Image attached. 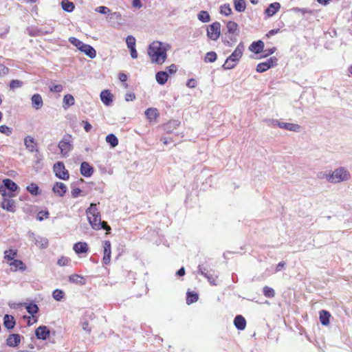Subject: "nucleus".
Segmentation results:
<instances>
[{"label":"nucleus","instance_id":"15","mask_svg":"<svg viewBox=\"0 0 352 352\" xmlns=\"http://www.w3.org/2000/svg\"><path fill=\"white\" fill-rule=\"evenodd\" d=\"M100 99L106 106H110L113 102V95L109 90H104L100 93Z\"/></svg>","mask_w":352,"mask_h":352},{"label":"nucleus","instance_id":"7","mask_svg":"<svg viewBox=\"0 0 352 352\" xmlns=\"http://www.w3.org/2000/svg\"><path fill=\"white\" fill-rule=\"evenodd\" d=\"M221 34V24L219 22H214L210 25L207 29V36L211 40L217 41Z\"/></svg>","mask_w":352,"mask_h":352},{"label":"nucleus","instance_id":"34","mask_svg":"<svg viewBox=\"0 0 352 352\" xmlns=\"http://www.w3.org/2000/svg\"><path fill=\"white\" fill-rule=\"evenodd\" d=\"M106 142L113 148L116 147L118 144V140L113 133L107 135Z\"/></svg>","mask_w":352,"mask_h":352},{"label":"nucleus","instance_id":"30","mask_svg":"<svg viewBox=\"0 0 352 352\" xmlns=\"http://www.w3.org/2000/svg\"><path fill=\"white\" fill-rule=\"evenodd\" d=\"M3 183L6 189L7 188L11 192H14L18 188V186L16 185V184L10 179H3Z\"/></svg>","mask_w":352,"mask_h":352},{"label":"nucleus","instance_id":"42","mask_svg":"<svg viewBox=\"0 0 352 352\" xmlns=\"http://www.w3.org/2000/svg\"><path fill=\"white\" fill-rule=\"evenodd\" d=\"M217 57V54L214 52H209L206 54L205 56V62L213 63L216 60Z\"/></svg>","mask_w":352,"mask_h":352},{"label":"nucleus","instance_id":"9","mask_svg":"<svg viewBox=\"0 0 352 352\" xmlns=\"http://www.w3.org/2000/svg\"><path fill=\"white\" fill-rule=\"evenodd\" d=\"M29 236L34 242L35 245L41 249H45L49 245L48 239L45 237L36 235L34 232H30Z\"/></svg>","mask_w":352,"mask_h":352},{"label":"nucleus","instance_id":"4","mask_svg":"<svg viewBox=\"0 0 352 352\" xmlns=\"http://www.w3.org/2000/svg\"><path fill=\"white\" fill-rule=\"evenodd\" d=\"M351 177V173L346 167L340 166L331 170V184L346 182Z\"/></svg>","mask_w":352,"mask_h":352},{"label":"nucleus","instance_id":"39","mask_svg":"<svg viewBox=\"0 0 352 352\" xmlns=\"http://www.w3.org/2000/svg\"><path fill=\"white\" fill-rule=\"evenodd\" d=\"M198 300V295L196 293L188 292L187 293L186 302L188 305L197 302Z\"/></svg>","mask_w":352,"mask_h":352},{"label":"nucleus","instance_id":"51","mask_svg":"<svg viewBox=\"0 0 352 352\" xmlns=\"http://www.w3.org/2000/svg\"><path fill=\"white\" fill-rule=\"evenodd\" d=\"M95 11L102 14H109L111 12L110 9L106 6H99L96 8Z\"/></svg>","mask_w":352,"mask_h":352},{"label":"nucleus","instance_id":"33","mask_svg":"<svg viewBox=\"0 0 352 352\" xmlns=\"http://www.w3.org/2000/svg\"><path fill=\"white\" fill-rule=\"evenodd\" d=\"M234 8L237 12H241L245 10V0H234Z\"/></svg>","mask_w":352,"mask_h":352},{"label":"nucleus","instance_id":"49","mask_svg":"<svg viewBox=\"0 0 352 352\" xmlns=\"http://www.w3.org/2000/svg\"><path fill=\"white\" fill-rule=\"evenodd\" d=\"M0 133L6 135L7 136H10L12 133V128L7 126L6 125L0 126Z\"/></svg>","mask_w":352,"mask_h":352},{"label":"nucleus","instance_id":"47","mask_svg":"<svg viewBox=\"0 0 352 352\" xmlns=\"http://www.w3.org/2000/svg\"><path fill=\"white\" fill-rule=\"evenodd\" d=\"M263 294L265 297L273 298L275 296V292L272 288L266 286L263 287Z\"/></svg>","mask_w":352,"mask_h":352},{"label":"nucleus","instance_id":"63","mask_svg":"<svg viewBox=\"0 0 352 352\" xmlns=\"http://www.w3.org/2000/svg\"><path fill=\"white\" fill-rule=\"evenodd\" d=\"M276 51V48L275 47H272V48H270V49H267L265 50H264V55L263 56V57H266L269 55H271L272 54L274 53V52Z\"/></svg>","mask_w":352,"mask_h":352},{"label":"nucleus","instance_id":"43","mask_svg":"<svg viewBox=\"0 0 352 352\" xmlns=\"http://www.w3.org/2000/svg\"><path fill=\"white\" fill-rule=\"evenodd\" d=\"M232 9L229 4H223L220 7V13L226 16H228L231 14Z\"/></svg>","mask_w":352,"mask_h":352},{"label":"nucleus","instance_id":"56","mask_svg":"<svg viewBox=\"0 0 352 352\" xmlns=\"http://www.w3.org/2000/svg\"><path fill=\"white\" fill-rule=\"evenodd\" d=\"M0 194L3 196V198L6 197H12L13 195L12 193H7L4 185H0Z\"/></svg>","mask_w":352,"mask_h":352},{"label":"nucleus","instance_id":"46","mask_svg":"<svg viewBox=\"0 0 352 352\" xmlns=\"http://www.w3.org/2000/svg\"><path fill=\"white\" fill-rule=\"evenodd\" d=\"M54 299L60 301L64 297V292L60 289H55L52 293Z\"/></svg>","mask_w":352,"mask_h":352},{"label":"nucleus","instance_id":"6","mask_svg":"<svg viewBox=\"0 0 352 352\" xmlns=\"http://www.w3.org/2000/svg\"><path fill=\"white\" fill-rule=\"evenodd\" d=\"M54 172L55 173V175L63 180H66L69 179V173L67 170L65 168V165L63 162H56L53 167Z\"/></svg>","mask_w":352,"mask_h":352},{"label":"nucleus","instance_id":"62","mask_svg":"<svg viewBox=\"0 0 352 352\" xmlns=\"http://www.w3.org/2000/svg\"><path fill=\"white\" fill-rule=\"evenodd\" d=\"M80 192H81V190L80 188H74L72 190V196L74 198H76L78 197V195H80Z\"/></svg>","mask_w":352,"mask_h":352},{"label":"nucleus","instance_id":"35","mask_svg":"<svg viewBox=\"0 0 352 352\" xmlns=\"http://www.w3.org/2000/svg\"><path fill=\"white\" fill-rule=\"evenodd\" d=\"M198 19L203 22V23H207L210 21V16L209 13L207 11H201L197 14Z\"/></svg>","mask_w":352,"mask_h":352},{"label":"nucleus","instance_id":"41","mask_svg":"<svg viewBox=\"0 0 352 352\" xmlns=\"http://www.w3.org/2000/svg\"><path fill=\"white\" fill-rule=\"evenodd\" d=\"M27 190L28 191L31 193L32 195H37L39 192H38V186L37 184H34V183H32L30 184L28 187H27Z\"/></svg>","mask_w":352,"mask_h":352},{"label":"nucleus","instance_id":"23","mask_svg":"<svg viewBox=\"0 0 352 352\" xmlns=\"http://www.w3.org/2000/svg\"><path fill=\"white\" fill-rule=\"evenodd\" d=\"M80 50L91 58H94L96 56L95 49L89 45L84 44Z\"/></svg>","mask_w":352,"mask_h":352},{"label":"nucleus","instance_id":"57","mask_svg":"<svg viewBox=\"0 0 352 352\" xmlns=\"http://www.w3.org/2000/svg\"><path fill=\"white\" fill-rule=\"evenodd\" d=\"M168 74H173L177 72V67L175 64H172L166 67Z\"/></svg>","mask_w":352,"mask_h":352},{"label":"nucleus","instance_id":"25","mask_svg":"<svg viewBox=\"0 0 352 352\" xmlns=\"http://www.w3.org/2000/svg\"><path fill=\"white\" fill-rule=\"evenodd\" d=\"M144 113L149 122L155 120L159 116L158 111L155 108H148Z\"/></svg>","mask_w":352,"mask_h":352},{"label":"nucleus","instance_id":"19","mask_svg":"<svg viewBox=\"0 0 352 352\" xmlns=\"http://www.w3.org/2000/svg\"><path fill=\"white\" fill-rule=\"evenodd\" d=\"M10 265L11 267V270L14 272H16L17 270L23 272L26 270L25 265L21 260H17V259L13 260L12 261H11L10 263Z\"/></svg>","mask_w":352,"mask_h":352},{"label":"nucleus","instance_id":"11","mask_svg":"<svg viewBox=\"0 0 352 352\" xmlns=\"http://www.w3.org/2000/svg\"><path fill=\"white\" fill-rule=\"evenodd\" d=\"M104 256L102 262L104 264L107 265L111 261V245L109 241H104Z\"/></svg>","mask_w":352,"mask_h":352},{"label":"nucleus","instance_id":"37","mask_svg":"<svg viewBox=\"0 0 352 352\" xmlns=\"http://www.w3.org/2000/svg\"><path fill=\"white\" fill-rule=\"evenodd\" d=\"M226 28L229 34H234L238 29V25L234 21H228L226 25Z\"/></svg>","mask_w":352,"mask_h":352},{"label":"nucleus","instance_id":"26","mask_svg":"<svg viewBox=\"0 0 352 352\" xmlns=\"http://www.w3.org/2000/svg\"><path fill=\"white\" fill-rule=\"evenodd\" d=\"M73 249L76 254L85 253L88 251V245L85 242H78L74 244Z\"/></svg>","mask_w":352,"mask_h":352},{"label":"nucleus","instance_id":"29","mask_svg":"<svg viewBox=\"0 0 352 352\" xmlns=\"http://www.w3.org/2000/svg\"><path fill=\"white\" fill-rule=\"evenodd\" d=\"M63 108L65 109H67L68 107L74 104L75 99L72 95L66 94L63 97Z\"/></svg>","mask_w":352,"mask_h":352},{"label":"nucleus","instance_id":"20","mask_svg":"<svg viewBox=\"0 0 352 352\" xmlns=\"http://www.w3.org/2000/svg\"><path fill=\"white\" fill-rule=\"evenodd\" d=\"M280 8V4L278 2L271 3L268 8L265 10V13L268 16H272L274 15Z\"/></svg>","mask_w":352,"mask_h":352},{"label":"nucleus","instance_id":"14","mask_svg":"<svg viewBox=\"0 0 352 352\" xmlns=\"http://www.w3.org/2000/svg\"><path fill=\"white\" fill-rule=\"evenodd\" d=\"M67 190V188L66 185L63 182H56L52 188L53 192L59 197H63L66 193Z\"/></svg>","mask_w":352,"mask_h":352},{"label":"nucleus","instance_id":"24","mask_svg":"<svg viewBox=\"0 0 352 352\" xmlns=\"http://www.w3.org/2000/svg\"><path fill=\"white\" fill-rule=\"evenodd\" d=\"M264 47V43L262 41H258L253 42L249 47V50L255 54H259L261 52Z\"/></svg>","mask_w":352,"mask_h":352},{"label":"nucleus","instance_id":"16","mask_svg":"<svg viewBox=\"0 0 352 352\" xmlns=\"http://www.w3.org/2000/svg\"><path fill=\"white\" fill-rule=\"evenodd\" d=\"M94 173L93 168L86 162H83L80 165V173L85 177H91Z\"/></svg>","mask_w":352,"mask_h":352},{"label":"nucleus","instance_id":"21","mask_svg":"<svg viewBox=\"0 0 352 352\" xmlns=\"http://www.w3.org/2000/svg\"><path fill=\"white\" fill-rule=\"evenodd\" d=\"M234 324L239 330H243L246 327V320L241 315H238L234 320Z\"/></svg>","mask_w":352,"mask_h":352},{"label":"nucleus","instance_id":"1","mask_svg":"<svg viewBox=\"0 0 352 352\" xmlns=\"http://www.w3.org/2000/svg\"><path fill=\"white\" fill-rule=\"evenodd\" d=\"M170 48L167 43L157 41L151 43L147 50L151 63L162 65L167 58V51Z\"/></svg>","mask_w":352,"mask_h":352},{"label":"nucleus","instance_id":"40","mask_svg":"<svg viewBox=\"0 0 352 352\" xmlns=\"http://www.w3.org/2000/svg\"><path fill=\"white\" fill-rule=\"evenodd\" d=\"M26 310L30 314L34 316L38 311V307L36 304L30 303L26 306Z\"/></svg>","mask_w":352,"mask_h":352},{"label":"nucleus","instance_id":"13","mask_svg":"<svg viewBox=\"0 0 352 352\" xmlns=\"http://www.w3.org/2000/svg\"><path fill=\"white\" fill-rule=\"evenodd\" d=\"M50 334V329L46 326H39L35 331L36 337L40 340H46Z\"/></svg>","mask_w":352,"mask_h":352},{"label":"nucleus","instance_id":"5","mask_svg":"<svg viewBox=\"0 0 352 352\" xmlns=\"http://www.w3.org/2000/svg\"><path fill=\"white\" fill-rule=\"evenodd\" d=\"M71 137L70 136H64L63 140H61L58 143V148L60 151V155L63 157H66L68 156L69 153L72 149V145L71 144Z\"/></svg>","mask_w":352,"mask_h":352},{"label":"nucleus","instance_id":"61","mask_svg":"<svg viewBox=\"0 0 352 352\" xmlns=\"http://www.w3.org/2000/svg\"><path fill=\"white\" fill-rule=\"evenodd\" d=\"M186 86L189 88H195L197 86V81L194 78L188 80Z\"/></svg>","mask_w":352,"mask_h":352},{"label":"nucleus","instance_id":"12","mask_svg":"<svg viewBox=\"0 0 352 352\" xmlns=\"http://www.w3.org/2000/svg\"><path fill=\"white\" fill-rule=\"evenodd\" d=\"M21 336L17 333L10 334L6 339V344L10 347H16L21 342Z\"/></svg>","mask_w":352,"mask_h":352},{"label":"nucleus","instance_id":"28","mask_svg":"<svg viewBox=\"0 0 352 352\" xmlns=\"http://www.w3.org/2000/svg\"><path fill=\"white\" fill-rule=\"evenodd\" d=\"M168 78V74L167 72L161 71L158 72L155 75L156 81L160 85H164Z\"/></svg>","mask_w":352,"mask_h":352},{"label":"nucleus","instance_id":"58","mask_svg":"<svg viewBox=\"0 0 352 352\" xmlns=\"http://www.w3.org/2000/svg\"><path fill=\"white\" fill-rule=\"evenodd\" d=\"M82 277L78 274H73L69 277V281L72 283H78L79 279H82Z\"/></svg>","mask_w":352,"mask_h":352},{"label":"nucleus","instance_id":"45","mask_svg":"<svg viewBox=\"0 0 352 352\" xmlns=\"http://www.w3.org/2000/svg\"><path fill=\"white\" fill-rule=\"evenodd\" d=\"M69 42L74 46H76L79 50L82 47L83 43L81 41L78 40L75 37H70L69 38Z\"/></svg>","mask_w":352,"mask_h":352},{"label":"nucleus","instance_id":"59","mask_svg":"<svg viewBox=\"0 0 352 352\" xmlns=\"http://www.w3.org/2000/svg\"><path fill=\"white\" fill-rule=\"evenodd\" d=\"M126 102L133 101L135 99V95L133 93H127L124 96Z\"/></svg>","mask_w":352,"mask_h":352},{"label":"nucleus","instance_id":"48","mask_svg":"<svg viewBox=\"0 0 352 352\" xmlns=\"http://www.w3.org/2000/svg\"><path fill=\"white\" fill-rule=\"evenodd\" d=\"M126 43L129 50L135 47V38L133 36H128L126 39Z\"/></svg>","mask_w":352,"mask_h":352},{"label":"nucleus","instance_id":"31","mask_svg":"<svg viewBox=\"0 0 352 352\" xmlns=\"http://www.w3.org/2000/svg\"><path fill=\"white\" fill-rule=\"evenodd\" d=\"M330 314L325 310L320 311V320L322 325H328L329 323Z\"/></svg>","mask_w":352,"mask_h":352},{"label":"nucleus","instance_id":"44","mask_svg":"<svg viewBox=\"0 0 352 352\" xmlns=\"http://www.w3.org/2000/svg\"><path fill=\"white\" fill-rule=\"evenodd\" d=\"M107 19L109 21H116L119 22L121 21V14L119 12H111L108 14Z\"/></svg>","mask_w":352,"mask_h":352},{"label":"nucleus","instance_id":"60","mask_svg":"<svg viewBox=\"0 0 352 352\" xmlns=\"http://www.w3.org/2000/svg\"><path fill=\"white\" fill-rule=\"evenodd\" d=\"M9 72V69L7 67L4 66L2 64H0V76H3L6 75Z\"/></svg>","mask_w":352,"mask_h":352},{"label":"nucleus","instance_id":"52","mask_svg":"<svg viewBox=\"0 0 352 352\" xmlns=\"http://www.w3.org/2000/svg\"><path fill=\"white\" fill-rule=\"evenodd\" d=\"M70 261V259L67 257H65V256H62L61 258H60L58 261H57V264L59 265V266H66L68 265V263H69Z\"/></svg>","mask_w":352,"mask_h":352},{"label":"nucleus","instance_id":"53","mask_svg":"<svg viewBox=\"0 0 352 352\" xmlns=\"http://www.w3.org/2000/svg\"><path fill=\"white\" fill-rule=\"evenodd\" d=\"M53 32V28H50L48 30H45L43 28H41L37 30L36 36H43L47 34H51Z\"/></svg>","mask_w":352,"mask_h":352},{"label":"nucleus","instance_id":"50","mask_svg":"<svg viewBox=\"0 0 352 352\" xmlns=\"http://www.w3.org/2000/svg\"><path fill=\"white\" fill-rule=\"evenodd\" d=\"M49 89H50V91H52V92L59 93V92L62 91L63 86L61 85L52 84V85H49Z\"/></svg>","mask_w":352,"mask_h":352},{"label":"nucleus","instance_id":"27","mask_svg":"<svg viewBox=\"0 0 352 352\" xmlns=\"http://www.w3.org/2000/svg\"><path fill=\"white\" fill-rule=\"evenodd\" d=\"M3 325L8 329H12L15 326V320L12 316L6 314L3 318Z\"/></svg>","mask_w":352,"mask_h":352},{"label":"nucleus","instance_id":"17","mask_svg":"<svg viewBox=\"0 0 352 352\" xmlns=\"http://www.w3.org/2000/svg\"><path fill=\"white\" fill-rule=\"evenodd\" d=\"M278 127L280 129H286L289 131L294 132H298L300 129V126L298 124L283 122H281V123H278Z\"/></svg>","mask_w":352,"mask_h":352},{"label":"nucleus","instance_id":"10","mask_svg":"<svg viewBox=\"0 0 352 352\" xmlns=\"http://www.w3.org/2000/svg\"><path fill=\"white\" fill-rule=\"evenodd\" d=\"M1 207L6 211L14 212L16 210V203L10 197L3 198Z\"/></svg>","mask_w":352,"mask_h":352},{"label":"nucleus","instance_id":"36","mask_svg":"<svg viewBox=\"0 0 352 352\" xmlns=\"http://www.w3.org/2000/svg\"><path fill=\"white\" fill-rule=\"evenodd\" d=\"M61 4L63 9L66 12H71L74 9V3L68 0H63Z\"/></svg>","mask_w":352,"mask_h":352},{"label":"nucleus","instance_id":"3","mask_svg":"<svg viewBox=\"0 0 352 352\" xmlns=\"http://www.w3.org/2000/svg\"><path fill=\"white\" fill-rule=\"evenodd\" d=\"M244 51V45L242 43H240L234 52L229 56L226 60L224 64L223 65V68L224 69H233L238 63Z\"/></svg>","mask_w":352,"mask_h":352},{"label":"nucleus","instance_id":"64","mask_svg":"<svg viewBox=\"0 0 352 352\" xmlns=\"http://www.w3.org/2000/svg\"><path fill=\"white\" fill-rule=\"evenodd\" d=\"M82 124H83V126H84V129L86 132H89L91 128H92V126L91 124L88 122L87 121H82Z\"/></svg>","mask_w":352,"mask_h":352},{"label":"nucleus","instance_id":"22","mask_svg":"<svg viewBox=\"0 0 352 352\" xmlns=\"http://www.w3.org/2000/svg\"><path fill=\"white\" fill-rule=\"evenodd\" d=\"M24 144L25 145L26 148L29 151H30V152L37 151V149L36 148V144L34 140L32 137H31V136L26 137L24 140Z\"/></svg>","mask_w":352,"mask_h":352},{"label":"nucleus","instance_id":"32","mask_svg":"<svg viewBox=\"0 0 352 352\" xmlns=\"http://www.w3.org/2000/svg\"><path fill=\"white\" fill-rule=\"evenodd\" d=\"M317 178L319 179H325L331 183V170L320 171L317 174Z\"/></svg>","mask_w":352,"mask_h":352},{"label":"nucleus","instance_id":"55","mask_svg":"<svg viewBox=\"0 0 352 352\" xmlns=\"http://www.w3.org/2000/svg\"><path fill=\"white\" fill-rule=\"evenodd\" d=\"M44 217L45 218H48L49 217V212L48 211H40L38 213L37 215V219L40 221H42L43 220Z\"/></svg>","mask_w":352,"mask_h":352},{"label":"nucleus","instance_id":"2","mask_svg":"<svg viewBox=\"0 0 352 352\" xmlns=\"http://www.w3.org/2000/svg\"><path fill=\"white\" fill-rule=\"evenodd\" d=\"M86 214L93 229L98 230L103 228L107 231L111 230V227L106 221H101L100 214L98 211L96 204H91L89 208L86 210Z\"/></svg>","mask_w":352,"mask_h":352},{"label":"nucleus","instance_id":"18","mask_svg":"<svg viewBox=\"0 0 352 352\" xmlns=\"http://www.w3.org/2000/svg\"><path fill=\"white\" fill-rule=\"evenodd\" d=\"M31 101L33 108L36 110L40 109L43 105L42 97L38 94H34L31 98Z\"/></svg>","mask_w":352,"mask_h":352},{"label":"nucleus","instance_id":"38","mask_svg":"<svg viewBox=\"0 0 352 352\" xmlns=\"http://www.w3.org/2000/svg\"><path fill=\"white\" fill-rule=\"evenodd\" d=\"M16 255V251L13 250H8L4 252V258L8 261H12L14 259L15 256Z\"/></svg>","mask_w":352,"mask_h":352},{"label":"nucleus","instance_id":"54","mask_svg":"<svg viewBox=\"0 0 352 352\" xmlns=\"http://www.w3.org/2000/svg\"><path fill=\"white\" fill-rule=\"evenodd\" d=\"M21 86H22V82L19 80H12L10 84V87L11 89L21 87Z\"/></svg>","mask_w":352,"mask_h":352},{"label":"nucleus","instance_id":"8","mask_svg":"<svg viewBox=\"0 0 352 352\" xmlns=\"http://www.w3.org/2000/svg\"><path fill=\"white\" fill-rule=\"evenodd\" d=\"M276 65L277 58L276 57H271L267 61L258 64L256 70L257 72L262 73Z\"/></svg>","mask_w":352,"mask_h":352}]
</instances>
